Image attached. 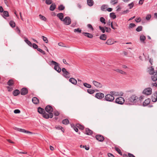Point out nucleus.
<instances>
[{
	"mask_svg": "<svg viewBox=\"0 0 157 157\" xmlns=\"http://www.w3.org/2000/svg\"><path fill=\"white\" fill-rule=\"evenodd\" d=\"M140 101L137 96L135 94H133L126 99L125 103L127 105H140Z\"/></svg>",
	"mask_w": 157,
	"mask_h": 157,
	"instance_id": "f257e3e1",
	"label": "nucleus"
},
{
	"mask_svg": "<svg viewBox=\"0 0 157 157\" xmlns=\"http://www.w3.org/2000/svg\"><path fill=\"white\" fill-rule=\"evenodd\" d=\"M148 72L150 75H152L151 79L152 81L155 82L157 80V70L155 72L154 71L153 66L148 68Z\"/></svg>",
	"mask_w": 157,
	"mask_h": 157,
	"instance_id": "f03ea898",
	"label": "nucleus"
},
{
	"mask_svg": "<svg viewBox=\"0 0 157 157\" xmlns=\"http://www.w3.org/2000/svg\"><path fill=\"white\" fill-rule=\"evenodd\" d=\"M110 93L111 94H107L105 96L104 99L106 101H112L114 100V98L113 95L114 94L113 92H111Z\"/></svg>",
	"mask_w": 157,
	"mask_h": 157,
	"instance_id": "7ed1b4c3",
	"label": "nucleus"
},
{
	"mask_svg": "<svg viewBox=\"0 0 157 157\" xmlns=\"http://www.w3.org/2000/svg\"><path fill=\"white\" fill-rule=\"evenodd\" d=\"M52 64L55 65L54 69L57 71L58 72L60 73L61 72V69L59 66V64L56 62L52 60L51 61Z\"/></svg>",
	"mask_w": 157,
	"mask_h": 157,
	"instance_id": "20e7f679",
	"label": "nucleus"
},
{
	"mask_svg": "<svg viewBox=\"0 0 157 157\" xmlns=\"http://www.w3.org/2000/svg\"><path fill=\"white\" fill-rule=\"evenodd\" d=\"M45 111L49 114H50L51 117H53V116L52 112L53 111V108L52 106L50 105H47L45 108Z\"/></svg>",
	"mask_w": 157,
	"mask_h": 157,
	"instance_id": "39448f33",
	"label": "nucleus"
},
{
	"mask_svg": "<svg viewBox=\"0 0 157 157\" xmlns=\"http://www.w3.org/2000/svg\"><path fill=\"white\" fill-rule=\"evenodd\" d=\"M124 101V98L122 97H119L117 98L115 100V102L119 104H123Z\"/></svg>",
	"mask_w": 157,
	"mask_h": 157,
	"instance_id": "423d86ee",
	"label": "nucleus"
},
{
	"mask_svg": "<svg viewBox=\"0 0 157 157\" xmlns=\"http://www.w3.org/2000/svg\"><path fill=\"white\" fill-rule=\"evenodd\" d=\"M152 89L151 88H147L145 89L143 91V93L147 95H149L151 94Z\"/></svg>",
	"mask_w": 157,
	"mask_h": 157,
	"instance_id": "0eeeda50",
	"label": "nucleus"
},
{
	"mask_svg": "<svg viewBox=\"0 0 157 157\" xmlns=\"http://www.w3.org/2000/svg\"><path fill=\"white\" fill-rule=\"evenodd\" d=\"M20 92L21 95H25L28 93V90L27 88L23 87L21 89Z\"/></svg>",
	"mask_w": 157,
	"mask_h": 157,
	"instance_id": "6e6552de",
	"label": "nucleus"
},
{
	"mask_svg": "<svg viewBox=\"0 0 157 157\" xmlns=\"http://www.w3.org/2000/svg\"><path fill=\"white\" fill-rule=\"evenodd\" d=\"M62 71L63 72V75L66 78H69L70 76L69 73L67 71L66 69L64 68H63L62 69Z\"/></svg>",
	"mask_w": 157,
	"mask_h": 157,
	"instance_id": "1a4fd4ad",
	"label": "nucleus"
},
{
	"mask_svg": "<svg viewBox=\"0 0 157 157\" xmlns=\"http://www.w3.org/2000/svg\"><path fill=\"white\" fill-rule=\"evenodd\" d=\"M63 21L64 23L67 25H69L71 24V19L69 17H66Z\"/></svg>",
	"mask_w": 157,
	"mask_h": 157,
	"instance_id": "9d476101",
	"label": "nucleus"
},
{
	"mask_svg": "<svg viewBox=\"0 0 157 157\" xmlns=\"http://www.w3.org/2000/svg\"><path fill=\"white\" fill-rule=\"evenodd\" d=\"M95 137L97 140L100 142H103L104 139V136L101 135H97Z\"/></svg>",
	"mask_w": 157,
	"mask_h": 157,
	"instance_id": "9b49d317",
	"label": "nucleus"
},
{
	"mask_svg": "<svg viewBox=\"0 0 157 157\" xmlns=\"http://www.w3.org/2000/svg\"><path fill=\"white\" fill-rule=\"evenodd\" d=\"M95 97L97 98L101 99L104 97V94L101 93H98L96 94Z\"/></svg>",
	"mask_w": 157,
	"mask_h": 157,
	"instance_id": "f8f14e48",
	"label": "nucleus"
},
{
	"mask_svg": "<svg viewBox=\"0 0 157 157\" xmlns=\"http://www.w3.org/2000/svg\"><path fill=\"white\" fill-rule=\"evenodd\" d=\"M15 130L17 131H18L20 132H23V133H32V132H30L28 131H26L25 130L23 129L15 128Z\"/></svg>",
	"mask_w": 157,
	"mask_h": 157,
	"instance_id": "ddd939ff",
	"label": "nucleus"
},
{
	"mask_svg": "<svg viewBox=\"0 0 157 157\" xmlns=\"http://www.w3.org/2000/svg\"><path fill=\"white\" fill-rule=\"evenodd\" d=\"M151 99L153 102H155L157 101V91H156L152 96Z\"/></svg>",
	"mask_w": 157,
	"mask_h": 157,
	"instance_id": "4468645a",
	"label": "nucleus"
},
{
	"mask_svg": "<svg viewBox=\"0 0 157 157\" xmlns=\"http://www.w3.org/2000/svg\"><path fill=\"white\" fill-rule=\"evenodd\" d=\"M85 133L88 135H90L92 134L93 131L88 128L85 129Z\"/></svg>",
	"mask_w": 157,
	"mask_h": 157,
	"instance_id": "2eb2a0df",
	"label": "nucleus"
},
{
	"mask_svg": "<svg viewBox=\"0 0 157 157\" xmlns=\"http://www.w3.org/2000/svg\"><path fill=\"white\" fill-rule=\"evenodd\" d=\"M93 84L97 87L101 88L102 87V84L99 82L95 81H93Z\"/></svg>",
	"mask_w": 157,
	"mask_h": 157,
	"instance_id": "dca6fc26",
	"label": "nucleus"
},
{
	"mask_svg": "<svg viewBox=\"0 0 157 157\" xmlns=\"http://www.w3.org/2000/svg\"><path fill=\"white\" fill-rule=\"evenodd\" d=\"M151 101V100L150 98H147L146 99L144 102H143V105L144 106H147L148 104H149Z\"/></svg>",
	"mask_w": 157,
	"mask_h": 157,
	"instance_id": "f3484780",
	"label": "nucleus"
},
{
	"mask_svg": "<svg viewBox=\"0 0 157 157\" xmlns=\"http://www.w3.org/2000/svg\"><path fill=\"white\" fill-rule=\"evenodd\" d=\"M42 116L44 118L46 119H48L49 118H52L53 117H51L50 114H49V113L48 114L45 112V113H44L42 114Z\"/></svg>",
	"mask_w": 157,
	"mask_h": 157,
	"instance_id": "a211bd4d",
	"label": "nucleus"
},
{
	"mask_svg": "<svg viewBox=\"0 0 157 157\" xmlns=\"http://www.w3.org/2000/svg\"><path fill=\"white\" fill-rule=\"evenodd\" d=\"M82 34L85 36L90 38H92L93 37V35L91 34L87 33H82Z\"/></svg>",
	"mask_w": 157,
	"mask_h": 157,
	"instance_id": "6ab92c4d",
	"label": "nucleus"
},
{
	"mask_svg": "<svg viewBox=\"0 0 157 157\" xmlns=\"http://www.w3.org/2000/svg\"><path fill=\"white\" fill-rule=\"evenodd\" d=\"M32 101L33 103L35 104H37L39 103V99L36 97H34L33 98Z\"/></svg>",
	"mask_w": 157,
	"mask_h": 157,
	"instance_id": "aec40b11",
	"label": "nucleus"
},
{
	"mask_svg": "<svg viewBox=\"0 0 157 157\" xmlns=\"http://www.w3.org/2000/svg\"><path fill=\"white\" fill-rule=\"evenodd\" d=\"M20 93V91L18 89L14 90L13 92V94L15 96H17Z\"/></svg>",
	"mask_w": 157,
	"mask_h": 157,
	"instance_id": "412c9836",
	"label": "nucleus"
},
{
	"mask_svg": "<svg viewBox=\"0 0 157 157\" xmlns=\"http://www.w3.org/2000/svg\"><path fill=\"white\" fill-rule=\"evenodd\" d=\"M69 81L74 85H76L77 83V80L74 78H70Z\"/></svg>",
	"mask_w": 157,
	"mask_h": 157,
	"instance_id": "4be33fe9",
	"label": "nucleus"
},
{
	"mask_svg": "<svg viewBox=\"0 0 157 157\" xmlns=\"http://www.w3.org/2000/svg\"><path fill=\"white\" fill-rule=\"evenodd\" d=\"M38 112L40 114H43L44 113H45V110L44 109L39 107L38 108Z\"/></svg>",
	"mask_w": 157,
	"mask_h": 157,
	"instance_id": "5701e85b",
	"label": "nucleus"
},
{
	"mask_svg": "<svg viewBox=\"0 0 157 157\" xmlns=\"http://www.w3.org/2000/svg\"><path fill=\"white\" fill-rule=\"evenodd\" d=\"M14 84V81L13 79H10L7 82V84L9 86H13Z\"/></svg>",
	"mask_w": 157,
	"mask_h": 157,
	"instance_id": "b1692460",
	"label": "nucleus"
},
{
	"mask_svg": "<svg viewBox=\"0 0 157 157\" xmlns=\"http://www.w3.org/2000/svg\"><path fill=\"white\" fill-rule=\"evenodd\" d=\"M87 2L88 5L90 6H92L94 4V2L93 0H87Z\"/></svg>",
	"mask_w": 157,
	"mask_h": 157,
	"instance_id": "393cba45",
	"label": "nucleus"
},
{
	"mask_svg": "<svg viewBox=\"0 0 157 157\" xmlns=\"http://www.w3.org/2000/svg\"><path fill=\"white\" fill-rule=\"evenodd\" d=\"M146 39V37L143 35H141L140 36V41L144 43H145V40Z\"/></svg>",
	"mask_w": 157,
	"mask_h": 157,
	"instance_id": "a878e982",
	"label": "nucleus"
},
{
	"mask_svg": "<svg viewBox=\"0 0 157 157\" xmlns=\"http://www.w3.org/2000/svg\"><path fill=\"white\" fill-rule=\"evenodd\" d=\"M3 12L2 15L4 18H6L5 17H7L9 16V13L8 11H4Z\"/></svg>",
	"mask_w": 157,
	"mask_h": 157,
	"instance_id": "bb28decb",
	"label": "nucleus"
},
{
	"mask_svg": "<svg viewBox=\"0 0 157 157\" xmlns=\"http://www.w3.org/2000/svg\"><path fill=\"white\" fill-rule=\"evenodd\" d=\"M114 42L112 41V40L111 39H108L105 43L106 44L109 45H111Z\"/></svg>",
	"mask_w": 157,
	"mask_h": 157,
	"instance_id": "cd10ccee",
	"label": "nucleus"
},
{
	"mask_svg": "<svg viewBox=\"0 0 157 157\" xmlns=\"http://www.w3.org/2000/svg\"><path fill=\"white\" fill-rule=\"evenodd\" d=\"M100 39L101 40H105L107 39V36L105 34H102L100 36Z\"/></svg>",
	"mask_w": 157,
	"mask_h": 157,
	"instance_id": "c85d7f7f",
	"label": "nucleus"
},
{
	"mask_svg": "<svg viewBox=\"0 0 157 157\" xmlns=\"http://www.w3.org/2000/svg\"><path fill=\"white\" fill-rule=\"evenodd\" d=\"M76 126L79 129L81 130H83L84 128V127L83 125L79 124H76Z\"/></svg>",
	"mask_w": 157,
	"mask_h": 157,
	"instance_id": "c756f323",
	"label": "nucleus"
},
{
	"mask_svg": "<svg viewBox=\"0 0 157 157\" xmlns=\"http://www.w3.org/2000/svg\"><path fill=\"white\" fill-rule=\"evenodd\" d=\"M56 7V6L55 3H52L50 7V10L51 11H53L54 10Z\"/></svg>",
	"mask_w": 157,
	"mask_h": 157,
	"instance_id": "7c9ffc66",
	"label": "nucleus"
},
{
	"mask_svg": "<svg viewBox=\"0 0 157 157\" xmlns=\"http://www.w3.org/2000/svg\"><path fill=\"white\" fill-rule=\"evenodd\" d=\"M62 123L65 125H67L69 124V121L67 119H66L63 120L62 121Z\"/></svg>",
	"mask_w": 157,
	"mask_h": 157,
	"instance_id": "2f4dec72",
	"label": "nucleus"
},
{
	"mask_svg": "<svg viewBox=\"0 0 157 157\" xmlns=\"http://www.w3.org/2000/svg\"><path fill=\"white\" fill-rule=\"evenodd\" d=\"M57 16L62 21L63 17V13H60L57 14Z\"/></svg>",
	"mask_w": 157,
	"mask_h": 157,
	"instance_id": "473e14b6",
	"label": "nucleus"
},
{
	"mask_svg": "<svg viewBox=\"0 0 157 157\" xmlns=\"http://www.w3.org/2000/svg\"><path fill=\"white\" fill-rule=\"evenodd\" d=\"M10 25L12 28H14L15 26V23L13 21H11L9 23Z\"/></svg>",
	"mask_w": 157,
	"mask_h": 157,
	"instance_id": "72a5a7b5",
	"label": "nucleus"
},
{
	"mask_svg": "<svg viewBox=\"0 0 157 157\" xmlns=\"http://www.w3.org/2000/svg\"><path fill=\"white\" fill-rule=\"evenodd\" d=\"M115 150L117 152L121 155H122V153L121 152V150L120 148L117 147H115Z\"/></svg>",
	"mask_w": 157,
	"mask_h": 157,
	"instance_id": "f704fd0d",
	"label": "nucleus"
},
{
	"mask_svg": "<svg viewBox=\"0 0 157 157\" xmlns=\"http://www.w3.org/2000/svg\"><path fill=\"white\" fill-rule=\"evenodd\" d=\"M115 71L117 72H119V73H121L123 75H124L126 74V73L124 71H122V70H121L120 69H117L115 70Z\"/></svg>",
	"mask_w": 157,
	"mask_h": 157,
	"instance_id": "c9c22d12",
	"label": "nucleus"
},
{
	"mask_svg": "<svg viewBox=\"0 0 157 157\" xmlns=\"http://www.w3.org/2000/svg\"><path fill=\"white\" fill-rule=\"evenodd\" d=\"M25 41L29 46L32 47V43L27 38L25 40Z\"/></svg>",
	"mask_w": 157,
	"mask_h": 157,
	"instance_id": "e433bc0d",
	"label": "nucleus"
},
{
	"mask_svg": "<svg viewBox=\"0 0 157 157\" xmlns=\"http://www.w3.org/2000/svg\"><path fill=\"white\" fill-rule=\"evenodd\" d=\"M110 17L111 18H112L113 19H115L116 17V15L114 13H110Z\"/></svg>",
	"mask_w": 157,
	"mask_h": 157,
	"instance_id": "4c0bfd02",
	"label": "nucleus"
},
{
	"mask_svg": "<svg viewBox=\"0 0 157 157\" xmlns=\"http://www.w3.org/2000/svg\"><path fill=\"white\" fill-rule=\"evenodd\" d=\"M65 9V7L63 5H60L59 6L58 9L59 10H63Z\"/></svg>",
	"mask_w": 157,
	"mask_h": 157,
	"instance_id": "58836bf2",
	"label": "nucleus"
},
{
	"mask_svg": "<svg viewBox=\"0 0 157 157\" xmlns=\"http://www.w3.org/2000/svg\"><path fill=\"white\" fill-rule=\"evenodd\" d=\"M39 17H40V18L42 20H43L44 21H46L47 19L44 16L41 15V14H40L39 15Z\"/></svg>",
	"mask_w": 157,
	"mask_h": 157,
	"instance_id": "ea45409f",
	"label": "nucleus"
},
{
	"mask_svg": "<svg viewBox=\"0 0 157 157\" xmlns=\"http://www.w3.org/2000/svg\"><path fill=\"white\" fill-rule=\"evenodd\" d=\"M84 86L88 88H90L91 87V85L87 83H84L83 84Z\"/></svg>",
	"mask_w": 157,
	"mask_h": 157,
	"instance_id": "a19ab883",
	"label": "nucleus"
},
{
	"mask_svg": "<svg viewBox=\"0 0 157 157\" xmlns=\"http://www.w3.org/2000/svg\"><path fill=\"white\" fill-rule=\"evenodd\" d=\"M87 91L89 94H93L95 92L94 90L91 89H88L87 90Z\"/></svg>",
	"mask_w": 157,
	"mask_h": 157,
	"instance_id": "79ce46f5",
	"label": "nucleus"
},
{
	"mask_svg": "<svg viewBox=\"0 0 157 157\" xmlns=\"http://www.w3.org/2000/svg\"><path fill=\"white\" fill-rule=\"evenodd\" d=\"M100 21L102 23L104 24H105L106 22H105V20L103 17H101L100 18Z\"/></svg>",
	"mask_w": 157,
	"mask_h": 157,
	"instance_id": "37998d69",
	"label": "nucleus"
},
{
	"mask_svg": "<svg viewBox=\"0 0 157 157\" xmlns=\"http://www.w3.org/2000/svg\"><path fill=\"white\" fill-rule=\"evenodd\" d=\"M143 27L141 26H138L136 29V30L137 32H140L142 30Z\"/></svg>",
	"mask_w": 157,
	"mask_h": 157,
	"instance_id": "c03bdc74",
	"label": "nucleus"
},
{
	"mask_svg": "<svg viewBox=\"0 0 157 157\" xmlns=\"http://www.w3.org/2000/svg\"><path fill=\"white\" fill-rule=\"evenodd\" d=\"M71 126L73 128L74 130L76 132H78V128L76 126H75L74 124H71Z\"/></svg>",
	"mask_w": 157,
	"mask_h": 157,
	"instance_id": "a18cd8bd",
	"label": "nucleus"
},
{
	"mask_svg": "<svg viewBox=\"0 0 157 157\" xmlns=\"http://www.w3.org/2000/svg\"><path fill=\"white\" fill-rule=\"evenodd\" d=\"M42 37L44 41L46 43H48V40L47 38L44 36H42Z\"/></svg>",
	"mask_w": 157,
	"mask_h": 157,
	"instance_id": "49530a36",
	"label": "nucleus"
},
{
	"mask_svg": "<svg viewBox=\"0 0 157 157\" xmlns=\"http://www.w3.org/2000/svg\"><path fill=\"white\" fill-rule=\"evenodd\" d=\"M106 8V6L105 5H103L101 7V9L102 11L105 10V9Z\"/></svg>",
	"mask_w": 157,
	"mask_h": 157,
	"instance_id": "de8ad7c7",
	"label": "nucleus"
},
{
	"mask_svg": "<svg viewBox=\"0 0 157 157\" xmlns=\"http://www.w3.org/2000/svg\"><path fill=\"white\" fill-rule=\"evenodd\" d=\"M81 29L79 28H78L77 29H75L74 30V32L75 33L78 32L80 33L81 32Z\"/></svg>",
	"mask_w": 157,
	"mask_h": 157,
	"instance_id": "09e8293b",
	"label": "nucleus"
},
{
	"mask_svg": "<svg viewBox=\"0 0 157 157\" xmlns=\"http://www.w3.org/2000/svg\"><path fill=\"white\" fill-rule=\"evenodd\" d=\"M105 31L108 33H110L111 31V29L110 28H108L106 27H105Z\"/></svg>",
	"mask_w": 157,
	"mask_h": 157,
	"instance_id": "8fccbe9b",
	"label": "nucleus"
},
{
	"mask_svg": "<svg viewBox=\"0 0 157 157\" xmlns=\"http://www.w3.org/2000/svg\"><path fill=\"white\" fill-rule=\"evenodd\" d=\"M118 2V0H111V3L113 5L115 4Z\"/></svg>",
	"mask_w": 157,
	"mask_h": 157,
	"instance_id": "3c124183",
	"label": "nucleus"
},
{
	"mask_svg": "<svg viewBox=\"0 0 157 157\" xmlns=\"http://www.w3.org/2000/svg\"><path fill=\"white\" fill-rule=\"evenodd\" d=\"M99 28L100 30H101V31L103 33H105V28L104 29V28L103 27H101V26H99Z\"/></svg>",
	"mask_w": 157,
	"mask_h": 157,
	"instance_id": "603ef678",
	"label": "nucleus"
},
{
	"mask_svg": "<svg viewBox=\"0 0 157 157\" xmlns=\"http://www.w3.org/2000/svg\"><path fill=\"white\" fill-rule=\"evenodd\" d=\"M87 26L89 29H90L92 31H93L94 30V28L90 24H88L87 25Z\"/></svg>",
	"mask_w": 157,
	"mask_h": 157,
	"instance_id": "864d4df0",
	"label": "nucleus"
},
{
	"mask_svg": "<svg viewBox=\"0 0 157 157\" xmlns=\"http://www.w3.org/2000/svg\"><path fill=\"white\" fill-rule=\"evenodd\" d=\"M37 50L40 52L43 55L45 54V52L40 48H38V49H37Z\"/></svg>",
	"mask_w": 157,
	"mask_h": 157,
	"instance_id": "5fc2aeb1",
	"label": "nucleus"
},
{
	"mask_svg": "<svg viewBox=\"0 0 157 157\" xmlns=\"http://www.w3.org/2000/svg\"><path fill=\"white\" fill-rule=\"evenodd\" d=\"M52 2V0H46L45 1L47 5L51 4Z\"/></svg>",
	"mask_w": 157,
	"mask_h": 157,
	"instance_id": "6e6d98bb",
	"label": "nucleus"
},
{
	"mask_svg": "<svg viewBox=\"0 0 157 157\" xmlns=\"http://www.w3.org/2000/svg\"><path fill=\"white\" fill-rule=\"evenodd\" d=\"M136 26V25L134 23H130L129 25V28H133Z\"/></svg>",
	"mask_w": 157,
	"mask_h": 157,
	"instance_id": "4d7b16f0",
	"label": "nucleus"
},
{
	"mask_svg": "<svg viewBox=\"0 0 157 157\" xmlns=\"http://www.w3.org/2000/svg\"><path fill=\"white\" fill-rule=\"evenodd\" d=\"M33 48L34 49H38V46L37 45H36L35 43H33L32 45Z\"/></svg>",
	"mask_w": 157,
	"mask_h": 157,
	"instance_id": "13d9d810",
	"label": "nucleus"
},
{
	"mask_svg": "<svg viewBox=\"0 0 157 157\" xmlns=\"http://www.w3.org/2000/svg\"><path fill=\"white\" fill-rule=\"evenodd\" d=\"M6 88L8 90V91L9 92H11L13 90V88L11 87H10L9 86H6Z\"/></svg>",
	"mask_w": 157,
	"mask_h": 157,
	"instance_id": "bf43d9fd",
	"label": "nucleus"
},
{
	"mask_svg": "<svg viewBox=\"0 0 157 157\" xmlns=\"http://www.w3.org/2000/svg\"><path fill=\"white\" fill-rule=\"evenodd\" d=\"M151 17V15L150 14H148L147 15L146 17V19L147 20H148L150 19Z\"/></svg>",
	"mask_w": 157,
	"mask_h": 157,
	"instance_id": "052dcab7",
	"label": "nucleus"
},
{
	"mask_svg": "<svg viewBox=\"0 0 157 157\" xmlns=\"http://www.w3.org/2000/svg\"><path fill=\"white\" fill-rule=\"evenodd\" d=\"M56 129H61V130L63 132H64V130H63H63L62 129H63V127L61 126H56Z\"/></svg>",
	"mask_w": 157,
	"mask_h": 157,
	"instance_id": "680f3d73",
	"label": "nucleus"
},
{
	"mask_svg": "<svg viewBox=\"0 0 157 157\" xmlns=\"http://www.w3.org/2000/svg\"><path fill=\"white\" fill-rule=\"evenodd\" d=\"M54 114L56 116H58L59 114V113L57 111H55L53 112Z\"/></svg>",
	"mask_w": 157,
	"mask_h": 157,
	"instance_id": "e2e57ef3",
	"label": "nucleus"
},
{
	"mask_svg": "<svg viewBox=\"0 0 157 157\" xmlns=\"http://www.w3.org/2000/svg\"><path fill=\"white\" fill-rule=\"evenodd\" d=\"M141 21V19L140 17L138 18H136L135 19V21L136 22H140Z\"/></svg>",
	"mask_w": 157,
	"mask_h": 157,
	"instance_id": "0e129e2a",
	"label": "nucleus"
},
{
	"mask_svg": "<svg viewBox=\"0 0 157 157\" xmlns=\"http://www.w3.org/2000/svg\"><path fill=\"white\" fill-rule=\"evenodd\" d=\"M128 6L129 7V8L130 9L132 8L133 7V6H134V3H133L132 2V3H131L129 4H128Z\"/></svg>",
	"mask_w": 157,
	"mask_h": 157,
	"instance_id": "69168bd1",
	"label": "nucleus"
},
{
	"mask_svg": "<svg viewBox=\"0 0 157 157\" xmlns=\"http://www.w3.org/2000/svg\"><path fill=\"white\" fill-rule=\"evenodd\" d=\"M20 111L19 109H16L14 111V113H20Z\"/></svg>",
	"mask_w": 157,
	"mask_h": 157,
	"instance_id": "338daca9",
	"label": "nucleus"
},
{
	"mask_svg": "<svg viewBox=\"0 0 157 157\" xmlns=\"http://www.w3.org/2000/svg\"><path fill=\"white\" fill-rule=\"evenodd\" d=\"M108 155L109 157H115L113 154L109 153L108 154Z\"/></svg>",
	"mask_w": 157,
	"mask_h": 157,
	"instance_id": "774afa93",
	"label": "nucleus"
}]
</instances>
